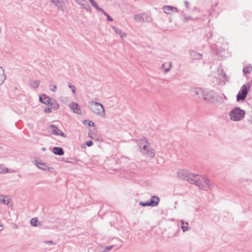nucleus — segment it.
Masks as SVG:
<instances>
[{"label":"nucleus","mask_w":252,"mask_h":252,"mask_svg":"<svg viewBox=\"0 0 252 252\" xmlns=\"http://www.w3.org/2000/svg\"><path fill=\"white\" fill-rule=\"evenodd\" d=\"M138 149L142 155L146 157L154 158L156 155L155 149L150 146L147 140H140L138 144Z\"/></svg>","instance_id":"f257e3e1"},{"label":"nucleus","mask_w":252,"mask_h":252,"mask_svg":"<svg viewBox=\"0 0 252 252\" xmlns=\"http://www.w3.org/2000/svg\"><path fill=\"white\" fill-rule=\"evenodd\" d=\"M87 107L96 115L101 118L105 117V110L102 104L92 100L88 103Z\"/></svg>","instance_id":"f03ea898"},{"label":"nucleus","mask_w":252,"mask_h":252,"mask_svg":"<svg viewBox=\"0 0 252 252\" xmlns=\"http://www.w3.org/2000/svg\"><path fill=\"white\" fill-rule=\"evenodd\" d=\"M191 184H195L200 189L205 190L211 189L213 188L212 185L210 181L206 177L199 176L197 174V177L191 180Z\"/></svg>","instance_id":"7ed1b4c3"},{"label":"nucleus","mask_w":252,"mask_h":252,"mask_svg":"<svg viewBox=\"0 0 252 252\" xmlns=\"http://www.w3.org/2000/svg\"><path fill=\"white\" fill-rule=\"evenodd\" d=\"M177 176L181 179L186 180L188 181L191 183V180L197 177V174L191 173L188 169H180L177 172Z\"/></svg>","instance_id":"20e7f679"},{"label":"nucleus","mask_w":252,"mask_h":252,"mask_svg":"<svg viewBox=\"0 0 252 252\" xmlns=\"http://www.w3.org/2000/svg\"><path fill=\"white\" fill-rule=\"evenodd\" d=\"M245 115L244 110L241 109L239 107H236L232 110L230 112V119L233 121H241Z\"/></svg>","instance_id":"39448f33"},{"label":"nucleus","mask_w":252,"mask_h":252,"mask_svg":"<svg viewBox=\"0 0 252 252\" xmlns=\"http://www.w3.org/2000/svg\"><path fill=\"white\" fill-rule=\"evenodd\" d=\"M203 98L208 102L216 103L219 101L217 94L212 91H204Z\"/></svg>","instance_id":"423d86ee"},{"label":"nucleus","mask_w":252,"mask_h":252,"mask_svg":"<svg viewBox=\"0 0 252 252\" xmlns=\"http://www.w3.org/2000/svg\"><path fill=\"white\" fill-rule=\"evenodd\" d=\"M48 129L49 132L54 135H61L64 138L66 137V135L54 125L49 126Z\"/></svg>","instance_id":"0eeeda50"},{"label":"nucleus","mask_w":252,"mask_h":252,"mask_svg":"<svg viewBox=\"0 0 252 252\" xmlns=\"http://www.w3.org/2000/svg\"><path fill=\"white\" fill-rule=\"evenodd\" d=\"M248 90L246 85H244L241 87V90L237 95V99L238 101L244 100L248 94Z\"/></svg>","instance_id":"6e6552de"},{"label":"nucleus","mask_w":252,"mask_h":252,"mask_svg":"<svg viewBox=\"0 0 252 252\" xmlns=\"http://www.w3.org/2000/svg\"><path fill=\"white\" fill-rule=\"evenodd\" d=\"M68 107L74 113H76L78 115L82 114L81 108L77 103L71 102L69 103Z\"/></svg>","instance_id":"1a4fd4ad"},{"label":"nucleus","mask_w":252,"mask_h":252,"mask_svg":"<svg viewBox=\"0 0 252 252\" xmlns=\"http://www.w3.org/2000/svg\"><path fill=\"white\" fill-rule=\"evenodd\" d=\"M162 9L165 13L170 15L178 12V10L176 7L169 5L163 6Z\"/></svg>","instance_id":"9d476101"},{"label":"nucleus","mask_w":252,"mask_h":252,"mask_svg":"<svg viewBox=\"0 0 252 252\" xmlns=\"http://www.w3.org/2000/svg\"><path fill=\"white\" fill-rule=\"evenodd\" d=\"M75 1L82 8L85 9L88 11H91V7L87 0H75Z\"/></svg>","instance_id":"9b49d317"},{"label":"nucleus","mask_w":252,"mask_h":252,"mask_svg":"<svg viewBox=\"0 0 252 252\" xmlns=\"http://www.w3.org/2000/svg\"><path fill=\"white\" fill-rule=\"evenodd\" d=\"M172 66V63L171 62H166L164 63L160 67V70L165 74L168 73Z\"/></svg>","instance_id":"f8f14e48"},{"label":"nucleus","mask_w":252,"mask_h":252,"mask_svg":"<svg viewBox=\"0 0 252 252\" xmlns=\"http://www.w3.org/2000/svg\"><path fill=\"white\" fill-rule=\"evenodd\" d=\"M204 91L201 88H194L191 90L192 95L197 96L198 97H203L204 96Z\"/></svg>","instance_id":"ddd939ff"},{"label":"nucleus","mask_w":252,"mask_h":252,"mask_svg":"<svg viewBox=\"0 0 252 252\" xmlns=\"http://www.w3.org/2000/svg\"><path fill=\"white\" fill-rule=\"evenodd\" d=\"M35 164L38 168L42 170L52 171L53 169V167L48 166L44 162L36 161Z\"/></svg>","instance_id":"4468645a"},{"label":"nucleus","mask_w":252,"mask_h":252,"mask_svg":"<svg viewBox=\"0 0 252 252\" xmlns=\"http://www.w3.org/2000/svg\"><path fill=\"white\" fill-rule=\"evenodd\" d=\"M111 28L113 31L118 35H119L121 38H123L126 37L127 36L126 33L124 32H123L119 28L112 26Z\"/></svg>","instance_id":"2eb2a0df"},{"label":"nucleus","mask_w":252,"mask_h":252,"mask_svg":"<svg viewBox=\"0 0 252 252\" xmlns=\"http://www.w3.org/2000/svg\"><path fill=\"white\" fill-rule=\"evenodd\" d=\"M148 18V15L145 14H136L134 17V20L137 22H145Z\"/></svg>","instance_id":"dca6fc26"},{"label":"nucleus","mask_w":252,"mask_h":252,"mask_svg":"<svg viewBox=\"0 0 252 252\" xmlns=\"http://www.w3.org/2000/svg\"><path fill=\"white\" fill-rule=\"evenodd\" d=\"M39 100L41 102L46 105H49L51 102V98L48 95L45 94L40 95L39 96Z\"/></svg>","instance_id":"f3484780"},{"label":"nucleus","mask_w":252,"mask_h":252,"mask_svg":"<svg viewBox=\"0 0 252 252\" xmlns=\"http://www.w3.org/2000/svg\"><path fill=\"white\" fill-rule=\"evenodd\" d=\"M6 79L4 68L0 66V86H1Z\"/></svg>","instance_id":"a211bd4d"},{"label":"nucleus","mask_w":252,"mask_h":252,"mask_svg":"<svg viewBox=\"0 0 252 252\" xmlns=\"http://www.w3.org/2000/svg\"><path fill=\"white\" fill-rule=\"evenodd\" d=\"M190 55L193 60H200L202 57V55L201 54L194 51H191L190 52Z\"/></svg>","instance_id":"6ab92c4d"},{"label":"nucleus","mask_w":252,"mask_h":252,"mask_svg":"<svg viewBox=\"0 0 252 252\" xmlns=\"http://www.w3.org/2000/svg\"><path fill=\"white\" fill-rule=\"evenodd\" d=\"M53 153L56 155L63 156L64 154L63 149L61 147H54L53 148Z\"/></svg>","instance_id":"aec40b11"},{"label":"nucleus","mask_w":252,"mask_h":252,"mask_svg":"<svg viewBox=\"0 0 252 252\" xmlns=\"http://www.w3.org/2000/svg\"><path fill=\"white\" fill-rule=\"evenodd\" d=\"M40 84V82L39 80H31L30 81V86L34 89H37Z\"/></svg>","instance_id":"412c9836"},{"label":"nucleus","mask_w":252,"mask_h":252,"mask_svg":"<svg viewBox=\"0 0 252 252\" xmlns=\"http://www.w3.org/2000/svg\"><path fill=\"white\" fill-rule=\"evenodd\" d=\"M181 222L182 224L181 228L184 232H185L190 229V228L189 227V223L187 222H185L184 220H181Z\"/></svg>","instance_id":"4be33fe9"},{"label":"nucleus","mask_w":252,"mask_h":252,"mask_svg":"<svg viewBox=\"0 0 252 252\" xmlns=\"http://www.w3.org/2000/svg\"><path fill=\"white\" fill-rule=\"evenodd\" d=\"M149 201L151 204V206H156L159 202V198L156 196H153Z\"/></svg>","instance_id":"5701e85b"},{"label":"nucleus","mask_w":252,"mask_h":252,"mask_svg":"<svg viewBox=\"0 0 252 252\" xmlns=\"http://www.w3.org/2000/svg\"><path fill=\"white\" fill-rule=\"evenodd\" d=\"M0 202L4 205H8L9 203V199L6 196L0 194Z\"/></svg>","instance_id":"b1692460"},{"label":"nucleus","mask_w":252,"mask_h":252,"mask_svg":"<svg viewBox=\"0 0 252 252\" xmlns=\"http://www.w3.org/2000/svg\"><path fill=\"white\" fill-rule=\"evenodd\" d=\"M96 9L99 11L101 12L105 16H106L108 21H111L113 20V19L102 8L98 6Z\"/></svg>","instance_id":"393cba45"},{"label":"nucleus","mask_w":252,"mask_h":252,"mask_svg":"<svg viewBox=\"0 0 252 252\" xmlns=\"http://www.w3.org/2000/svg\"><path fill=\"white\" fill-rule=\"evenodd\" d=\"M252 71V66L250 65L245 66L243 70V72L246 76L249 74Z\"/></svg>","instance_id":"a878e982"},{"label":"nucleus","mask_w":252,"mask_h":252,"mask_svg":"<svg viewBox=\"0 0 252 252\" xmlns=\"http://www.w3.org/2000/svg\"><path fill=\"white\" fill-rule=\"evenodd\" d=\"M51 1L59 7L62 3H65L66 0H51Z\"/></svg>","instance_id":"bb28decb"},{"label":"nucleus","mask_w":252,"mask_h":252,"mask_svg":"<svg viewBox=\"0 0 252 252\" xmlns=\"http://www.w3.org/2000/svg\"><path fill=\"white\" fill-rule=\"evenodd\" d=\"M50 90L52 92H55L57 91V86L56 83L51 82L49 85Z\"/></svg>","instance_id":"cd10ccee"},{"label":"nucleus","mask_w":252,"mask_h":252,"mask_svg":"<svg viewBox=\"0 0 252 252\" xmlns=\"http://www.w3.org/2000/svg\"><path fill=\"white\" fill-rule=\"evenodd\" d=\"M83 124L85 125H88V126H94V123L93 121L88 120H84L83 122Z\"/></svg>","instance_id":"c85d7f7f"},{"label":"nucleus","mask_w":252,"mask_h":252,"mask_svg":"<svg viewBox=\"0 0 252 252\" xmlns=\"http://www.w3.org/2000/svg\"><path fill=\"white\" fill-rule=\"evenodd\" d=\"M38 219L36 218H33L31 219L30 223L33 226L37 225Z\"/></svg>","instance_id":"c756f323"},{"label":"nucleus","mask_w":252,"mask_h":252,"mask_svg":"<svg viewBox=\"0 0 252 252\" xmlns=\"http://www.w3.org/2000/svg\"><path fill=\"white\" fill-rule=\"evenodd\" d=\"M68 85L69 88L70 89L72 93L73 94H75L76 93V87L75 86L70 83H68Z\"/></svg>","instance_id":"7c9ffc66"},{"label":"nucleus","mask_w":252,"mask_h":252,"mask_svg":"<svg viewBox=\"0 0 252 252\" xmlns=\"http://www.w3.org/2000/svg\"><path fill=\"white\" fill-rule=\"evenodd\" d=\"M50 104L53 108L58 109L59 108V104L56 101H54L53 102H51Z\"/></svg>","instance_id":"2f4dec72"},{"label":"nucleus","mask_w":252,"mask_h":252,"mask_svg":"<svg viewBox=\"0 0 252 252\" xmlns=\"http://www.w3.org/2000/svg\"><path fill=\"white\" fill-rule=\"evenodd\" d=\"M139 204L143 207L151 206V204L149 201H148L146 202H140Z\"/></svg>","instance_id":"473e14b6"},{"label":"nucleus","mask_w":252,"mask_h":252,"mask_svg":"<svg viewBox=\"0 0 252 252\" xmlns=\"http://www.w3.org/2000/svg\"><path fill=\"white\" fill-rule=\"evenodd\" d=\"M0 174H4V173H8L9 170L6 167H3L0 169Z\"/></svg>","instance_id":"72a5a7b5"},{"label":"nucleus","mask_w":252,"mask_h":252,"mask_svg":"<svg viewBox=\"0 0 252 252\" xmlns=\"http://www.w3.org/2000/svg\"><path fill=\"white\" fill-rule=\"evenodd\" d=\"M91 4L95 8H96L98 6V4L94 0H89Z\"/></svg>","instance_id":"f704fd0d"},{"label":"nucleus","mask_w":252,"mask_h":252,"mask_svg":"<svg viewBox=\"0 0 252 252\" xmlns=\"http://www.w3.org/2000/svg\"><path fill=\"white\" fill-rule=\"evenodd\" d=\"M113 248V246H108L105 248L104 252H107L110 251Z\"/></svg>","instance_id":"c9c22d12"},{"label":"nucleus","mask_w":252,"mask_h":252,"mask_svg":"<svg viewBox=\"0 0 252 252\" xmlns=\"http://www.w3.org/2000/svg\"><path fill=\"white\" fill-rule=\"evenodd\" d=\"M93 144V143L91 140L88 141L86 142V145L89 147L92 146Z\"/></svg>","instance_id":"e433bc0d"},{"label":"nucleus","mask_w":252,"mask_h":252,"mask_svg":"<svg viewBox=\"0 0 252 252\" xmlns=\"http://www.w3.org/2000/svg\"><path fill=\"white\" fill-rule=\"evenodd\" d=\"M44 112L45 113H50L51 112V109L50 108H47L45 109Z\"/></svg>","instance_id":"4c0bfd02"},{"label":"nucleus","mask_w":252,"mask_h":252,"mask_svg":"<svg viewBox=\"0 0 252 252\" xmlns=\"http://www.w3.org/2000/svg\"><path fill=\"white\" fill-rule=\"evenodd\" d=\"M185 4L186 5V7L188 8H189V3H188V2L187 1H185Z\"/></svg>","instance_id":"58836bf2"},{"label":"nucleus","mask_w":252,"mask_h":252,"mask_svg":"<svg viewBox=\"0 0 252 252\" xmlns=\"http://www.w3.org/2000/svg\"><path fill=\"white\" fill-rule=\"evenodd\" d=\"M89 136L91 138H92V139H94V136H93V134H92L89 133Z\"/></svg>","instance_id":"ea45409f"},{"label":"nucleus","mask_w":252,"mask_h":252,"mask_svg":"<svg viewBox=\"0 0 252 252\" xmlns=\"http://www.w3.org/2000/svg\"><path fill=\"white\" fill-rule=\"evenodd\" d=\"M190 19V17H189V18L186 17V18H185L184 20L185 22H187L188 20H189Z\"/></svg>","instance_id":"a19ab883"},{"label":"nucleus","mask_w":252,"mask_h":252,"mask_svg":"<svg viewBox=\"0 0 252 252\" xmlns=\"http://www.w3.org/2000/svg\"><path fill=\"white\" fill-rule=\"evenodd\" d=\"M66 99V98H64L63 99H62L61 100V101H62L63 103H66V102L65 101V99Z\"/></svg>","instance_id":"79ce46f5"},{"label":"nucleus","mask_w":252,"mask_h":252,"mask_svg":"<svg viewBox=\"0 0 252 252\" xmlns=\"http://www.w3.org/2000/svg\"><path fill=\"white\" fill-rule=\"evenodd\" d=\"M3 229V226L0 224V231H1Z\"/></svg>","instance_id":"37998d69"},{"label":"nucleus","mask_w":252,"mask_h":252,"mask_svg":"<svg viewBox=\"0 0 252 252\" xmlns=\"http://www.w3.org/2000/svg\"><path fill=\"white\" fill-rule=\"evenodd\" d=\"M47 244H53V242L52 241H50L47 242Z\"/></svg>","instance_id":"c03bdc74"}]
</instances>
